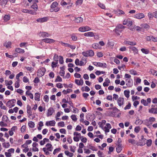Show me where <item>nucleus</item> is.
I'll use <instances>...</instances> for the list:
<instances>
[{
  "mask_svg": "<svg viewBox=\"0 0 157 157\" xmlns=\"http://www.w3.org/2000/svg\"><path fill=\"white\" fill-rule=\"evenodd\" d=\"M27 112L29 115V117L31 116L32 115V112L31 111V107L29 105H28L27 107Z\"/></svg>",
  "mask_w": 157,
  "mask_h": 157,
  "instance_id": "obj_21",
  "label": "nucleus"
},
{
  "mask_svg": "<svg viewBox=\"0 0 157 157\" xmlns=\"http://www.w3.org/2000/svg\"><path fill=\"white\" fill-rule=\"evenodd\" d=\"M71 119L74 121H76L77 120L76 116L75 115H73L71 116Z\"/></svg>",
  "mask_w": 157,
  "mask_h": 157,
  "instance_id": "obj_51",
  "label": "nucleus"
},
{
  "mask_svg": "<svg viewBox=\"0 0 157 157\" xmlns=\"http://www.w3.org/2000/svg\"><path fill=\"white\" fill-rule=\"evenodd\" d=\"M28 43L27 42H22L20 44V47L22 48V47H24L25 46V45L26 44H27Z\"/></svg>",
  "mask_w": 157,
  "mask_h": 157,
  "instance_id": "obj_56",
  "label": "nucleus"
},
{
  "mask_svg": "<svg viewBox=\"0 0 157 157\" xmlns=\"http://www.w3.org/2000/svg\"><path fill=\"white\" fill-rule=\"evenodd\" d=\"M91 30V28L88 26L81 27H80L78 29L79 31L82 32L87 31L90 30Z\"/></svg>",
  "mask_w": 157,
  "mask_h": 157,
  "instance_id": "obj_8",
  "label": "nucleus"
},
{
  "mask_svg": "<svg viewBox=\"0 0 157 157\" xmlns=\"http://www.w3.org/2000/svg\"><path fill=\"white\" fill-rule=\"evenodd\" d=\"M16 102V100L13 99L8 101L6 103V105L8 107H9V108H10L14 106L15 105L13 104Z\"/></svg>",
  "mask_w": 157,
  "mask_h": 157,
  "instance_id": "obj_9",
  "label": "nucleus"
},
{
  "mask_svg": "<svg viewBox=\"0 0 157 157\" xmlns=\"http://www.w3.org/2000/svg\"><path fill=\"white\" fill-rule=\"evenodd\" d=\"M134 23V21L131 20L129 18H127L124 20L123 24L124 25H127L128 26L130 27Z\"/></svg>",
  "mask_w": 157,
  "mask_h": 157,
  "instance_id": "obj_3",
  "label": "nucleus"
},
{
  "mask_svg": "<svg viewBox=\"0 0 157 157\" xmlns=\"http://www.w3.org/2000/svg\"><path fill=\"white\" fill-rule=\"evenodd\" d=\"M53 59H54V61H56V62H58V55H57L56 54H55L54 55V56Z\"/></svg>",
  "mask_w": 157,
  "mask_h": 157,
  "instance_id": "obj_55",
  "label": "nucleus"
},
{
  "mask_svg": "<svg viewBox=\"0 0 157 157\" xmlns=\"http://www.w3.org/2000/svg\"><path fill=\"white\" fill-rule=\"evenodd\" d=\"M117 102L119 106H121L123 104L124 99H118Z\"/></svg>",
  "mask_w": 157,
  "mask_h": 157,
  "instance_id": "obj_31",
  "label": "nucleus"
},
{
  "mask_svg": "<svg viewBox=\"0 0 157 157\" xmlns=\"http://www.w3.org/2000/svg\"><path fill=\"white\" fill-rule=\"evenodd\" d=\"M92 47L94 49H98L100 48L99 44L97 43H95L92 45Z\"/></svg>",
  "mask_w": 157,
  "mask_h": 157,
  "instance_id": "obj_29",
  "label": "nucleus"
},
{
  "mask_svg": "<svg viewBox=\"0 0 157 157\" xmlns=\"http://www.w3.org/2000/svg\"><path fill=\"white\" fill-rule=\"evenodd\" d=\"M142 27H143L145 29H149L150 28V26L147 24L142 25Z\"/></svg>",
  "mask_w": 157,
  "mask_h": 157,
  "instance_id": "obj_57",
  "label": "nucleus"
},
{
  "mask_svg": "<svg viewBox=\"0 0 157 157\" xmlns=\"http://www.w3.org/2000/svg\"><path fill=\"white\" fill-rule=\"evenodd\" d=\"M141 52L144 53L145 54H148L149 53V51L147 49H145L144 48H142L141 49Z\"/></svg>",
  "mask_w": 157,
  "mask_h": 157,
  "instance_id": "obj_42",
  "label": "nucleus"
},
{
  "mask_svg": "<svg viewBox=\"0 0 157 157\" xmlns=\"http://www.w3.org/2000/svg\"><path fill=\"white\" fill-rule=\"evenodd\" d=\"M93 64L96 67H98L103 68L106 67L107 65L106 63H102L100 62H93Z\"/></svg>",
  "mask_w": 157,
  "mask_h": 157,
  "instance_id": "obj_6",
  "label": "nucleus"
},
{
  "mask_svg": "<svg viewBox=\"0 0 157 157\" xmlns=\"http://www.w3.org/2000/svg\"><path fill=\"white\" fill-rule=\"evenodd\" d=\"M58 63V62H52V68L55 67H56V64Z\"/></svg>",
  "mask_w": 157,
  "mask_h": 157,
  "instance_id": "obj_54",
  "label": "nucleus"
},
{
  "mask_svg": "<svg viewBox=\"0 0 157 157\" xmlns=\"http://www.w3.org/2000/svg\"><path fill=\"white\" fill-rule=\"evenodd\" d=\"M15 52L19 53H24V49L20 48H16L15 50Z\"/></svg>",
  "mask_w": 157,
  "mask_h": 157,
  "instance_id": "obj_28",
  "label": "nucleus"
},
{
  "mask_svg": "<svg viewBox=\"0 0 157 157\" xmlns=\"http://www.w3.org/2000/svg\"><path fill=\"white\" fill-rule=\"evenodd\" d=\"M31 8L36 10L38 9V6L36 3H34L31 6Z\"/></svg>",
  "mask_w": 157,
  "mask_h": 157,
  "instance_id": "obj_44",
  "label": "nucleus"
},
{
  "mask_svg": "<svg viewBox=\"0 0 157 157\" xmlns=\"http://www.w3.org/2000/svg\"><path fill=\"white\" fill-rule=\"evenodd\" d=\"M70 19L76 23L82 22L83 20V18L81 17H75L73 16L70 17Z\"/></svg>",
  "mask_w": 157,
  "mask_h": 157,
  "instance_id": "obj_4",
  "label": "nucleus"
},
{
  "mask_svg": "<svg viewBox=\"0 0 157 157\" xmlns=\"http://www.w3.org/2000/svg\"><path fill=\"white\" fill-rule=\"evenodd\" d=\"M84 35L85 36L93 37L94 36V33L92 32H89L84 33Z\"/></svg>",
  "mask_w": 157,
  "mask_h": 157,
  "instance_id": "obj_18",
  "label": "nucleus"
},
{
  "mask_svg": "<svg viewBox=\"0 0 157 157\" xmlns=\"http://www.w3.org/2000/svg\"><path fill=\"white\" fill-rule=\"evenodd\" d=\"M129 73L130 74L134 75H136L137 74L136 71L134 70L133 69H132L129 71Z\"/></svg>",
  "mask_w": 157,
  "mask_h": 157,
  "instance_id": "obj_43",
  "label": "nucleus"
},
{
  "mask_svg": "<svg viewBox=\"0 0 157 157\" xmlns=\"http://www.w3.org/2000/svg\"><path fill=\"white\" fill-rule=\"evenodd\" d=\"M148 16L149 19H151V18H152L154 16L153 15V14L151 12H149L148 13Z\"/></svg>",
  "mask_w": 157,
  "mask_h": 157,
  "instance_id": "obj_64",
  "label": "nucleus"
},
{
  "mask_svg": "<svg viewBox=\"0 0 157 157\" xmlns=\"http://www.w3.org/2000/svg\"><path fill=\"white\" fill-rule=\"evenodd\" d=\"M71 37L72 40L75 41L77 40L78 38L75 34H73L71 35Z\"/></svg>",
  "mask_w": 157,
  "mask_h": 157,
  "instance_id": "obj_35",
  "label": "nucleus"
},
{
  "mask_svg": "<svg viewBox=\"0 0 157 157\" xmlns=\"http://www.w3.org/2000/svg\"><path fill=\"white\" fill-rule=\"evenodd\" d=\"M42 40L45 43L49 44L53 43L56 41L55 40L49 38L44 39Z\"/></svg>",
  "mask_w": 157,
  "mask_h": 157,
  "instance_id": "obj_11",
  "label": "nucleus"
},
{
  "mask_svg": "<svg viewBox=\"0 0 157 157\" xmlns=\"http://www.w3.org/2000/svg\"><path fill=\"white\" fill-rule=\"evenodd\" d=\"M116 13L117 15H122L124 14V12L123 10H117Z\"/></svg>",
  "mask_w": 157,
  "mask_h": 157,
  "instance_id": "obj_39",
  "label": "nucleus"
},
{
  "mask_svg": "<svg viewBox=\"0 0 157 157\" xmlns=\"http://www.w3.org/2000/svg\"><path fill=\"white\" fill-rule=\"evenodd\" d=\"M2 145L3 147L5 148H8L10 146V144L9 142L4 143L2 144Z\"/></svg>",
  "mask_w": 157,
  "mask_h": 157,
  "instance_id": "obj_40",
  "label": "nucleus"
},
{
  "mask_svg": "<svg viewBox=\"0 0 157 157\" xmlns=\"http://www.w3.org/2000/svg\"><path fill=\"white\" fill-rule=\"evenodd\" d=\"M59 63L60 64H62L63 63V58L61 56H59Z\"/></svg>",
  "mask_w": 157,
  "mask_h": 157,
  "instance_id": "obj_59",
  "label": "nucleus"
},
{
  "mask_svg": "<svg viewBox=\"0 0 157 157\" xmlns=\"http://www.w3.org/2000/svg\"><path fill=\"white\" fill-rule=\"evenodd\" d=\"M62 81V78L59 76H58L55 80V82H61Z\"/></svg>",
  "mask_w": 157,
  "mask_h": 157,
  "instance_id": "obj_45",
  "label": "nucleus"
},
{
  "mask_svg": "<svg viewBox=\"0 0 157 157\" xmlns=\"http://www.w3.org/2000/svg\"><path fill=\"white\" fill-rule=\"evenodd\" d=\"M28 125L29 127L31 128H33L34 127L35 124L33 122L31 121L29 122Z\"/></svg>",
  "mask_w": 157,
  "mask_h": 157,
  "instance_id": "obj_37",
  "label": "nucleus"
},
{
  "mask_svg": "<svg viewBox=\"0 0 157 157\" xmlns=\"http://www.w3.org/2000/svg\"><path fill=\"white\" fill-rule=\"evenodd\" d=\"M146 40L147 41L157 42V37H154L152 36H146L145 37Z\"/></svg>",
  "mask_w": 157,
  "mask_h": 157,
  "instance_id": "obj_7",
  "label": "nucleus"
},
{
  "mask_svg": "<svg viewBox=\"0 0 157 157\" xmlns=\"http://www.w3.org/2000/svg\"><path fill=\"white\" fill-rule=\"evenodd\" d=\"M82 54L85 57H92L94 56V53L93 50H89L83 52H82Z\"/></svg>",
  "mask_w": 157,
  "mask_h": 157,
  "instance_id": "obj_2",
  "label": "nucleus"
},
{
  "mask_svg": "<svg viewBox=\"0 0 157 157\" xmlns=\"http://www.w3.org/2000/svg\"><path fill=\"white\" fill-rule=\"evenodd\" d=\"M124 43L126 45H135L136 44V42L129 41H124Z\"/></svg>",
  "mask_w": 157,
  "mask_h": 157,
  "instance_id": "obj_23",
  "label": "nucleus"
},
{
  "mask_svg": "<svg viewBox=\"0 0 157 157\" xmlns=\"http://www.w3.org/2000/svg\"><path fill=\"white\" fill-rule=\"evenodd\" d=\"M23 81L24 82L26 83L29 81V80L26 77L24 76L23 78Z\"/></svg>",
  "mask_w": 157,
  "mask_h": 157,
  "instance_id": "obj_60",
  "label": "nucleus"
},
{
  "mask_svg": "<svg viewBox=\"0 0 157 157\" xmlns=\"http://www.w3.org/2000/svg\"><path fill=\"white\" fill-rule=\"evenodd\" d=\"M75 64L78 66V65H80V62L79 61V59H75Z\"/></svg>",
  "mask_w": 157,
  "mask_h": 157,
  "instance_id": "obj_61",
  "label": "nucleus"
},
{
  "mask_svg": "<svg viewBox=\"0 0 157 157\" xmlns=\"http://www.w3.org/2000/svg\"><path fill=\"white\" fill-rule=\"evenodd\" d=\"M152 143V140L151 139H149L148 140H147L146 144L147 146L150 147Z\"/></svg>",
  "mask_w": 157,
  "mask_h": 157,
  "instance_id": "obj_41",
  "label": "nucleus"
},
{
  "mask_svg": "<svg viewBox=\"0 0 157 157\" xmlns=\"http://www.w3.org/2000/svg\"><path fill=\"white\" fill-rule=\"evenodd\" d=\"M98 5L100 8L102 9H105V8L104 5L101 2H99Z\"/></svg>",
  "mask_w": 157,
  "mask_h": 157,
  "instance_id": "obj_48",
  "label": "nucleus"
},
{
  "mask_svg": "<svg viewBox=\"0 0 157 157\" xmlns=\"http://www.w3.org/2000/svg\"><path fill=\"white\" fill-rule=\"evenodd\" d=\"M74 76L77 78H79L81 77V75L78 73H76L74 74Z\"/></svg>",
  "mask_w": 157,
  "mask_h": 157,
  "instance_id": "obj_63",
  "label": "nucleus"
},
{
  "mask_svg": "<svg viewBox=\"0 0 157 157\" xmlns=\"http://www.w3.org/2000/svg\"><path fill=\"white\" fill-rule=\"evenodd\" d=\"M80 66H82L85 65L87 62V59L86 58H83L82 60L80 61Z\"/></svg>",
  "mask_w": 157,
  "mask_h": 157,
  "instance_id": "obj_20",
  "label": "nucleus"
},
{
  "mask_svg": "<svg viewBox=\"0 0 157 157\" xmlns=\"http://www.w3.org/2000/svg\"><path fill=\"white\" fill-rule=\"evenodd\" d=\"M58 125V126H60L61 127H63L65 125L63 121H61L59 122Z\"/></svg>",
  "mask_w": 157,
  "mask_h": 157,
  "instance_id": "obj_53",
  "label": "nucleus"
},
{
  "mask_svg": "<svg viewBox=\"0 0 157 157\" xmlns=\"http://www.w3.org/2000/svg\"><path fill=\"white\" fill-rule=\"evenodd\" d=\"M46 71L45 69L43 67H41L37 71V75L40 77H42L44 75Z\"/></svg>",
  "mask_w": 157,
  "mask_h": 157,
  "instance_id": "obj_5",
  "label": "nucleus"
},
{
  "mask_svg": "<svg viewBox=\"0 0 157 157\" xmlns=\"http://www.w3.org/2000/svg\"><path fill=\"white\" fill-rule=\"evenodd\" d=\"M40 36L43 37H48L50 36V34L46 32H40Z\"/></svg>",
  "mask_w": 157,
  "mask_h": 157,
  "instance_id": "obj_15",
  "label": "nucleus"
},
{
  "mask_svg": "<svg viewBox=\"0 0 157 157\" xmlns=\"http://www.w3.org/2000/svg\"><path fill=\"white\" fill-rule=\"evenodd\" d=\"M54 110L52 108H50L48 110V112L47 114V117L51 116L54 112Z\"/></svg>",
  "mask_w": 157,
  "mask_h": 157,
  "instance_id": "obj_16",
  "label": "nucleus"
},
{
  "mask_svg": "<svg viewBox=\"0 0 157 157\" xmlns=\"http://www.w3.org/2000/svg\"><path fill=\"white\" fill-rule=\"evenodd\" d=\"M149 112L150 113H154L155 114H157V109L154 108H151L149 109Z\"/></svg>",
  "mask_w": 157,
  "mask_h": 157,
  "instance_id": "obj_27",
  "label": "nucleus"
},
{
  "mask_svg": "<svg viewBox=\"0 0 157 157\" xmlns=\"http://www.w3.org/2000/svg\"><path fill=\"white\" fill-rule=\"evenodd\" d=\"M56 124V122L54 121H47L45 123V125L47 126H54Z\"/></svg>",
  "mask_w": 157,
  "mask_h": 157,
  "instance_id": "obj_14",
  "label": "nucleus"
},
{
  "mask_svg": "<svg viewBox=\"0 0 157 157\" xmlns=\"http://www.w3.org/2000/svg\"><path fill=\"white\" fill-rule=\"evenodd\" d=\"M124 94L125 96L127 98H128L129 97L130 91L129 90H125L124 91Z\"/></svg>",
  "mask_w": 157,
  "mask_h": 157,
  "instance_id": "obj_32",
  "label": "nucleus"
},
{
  "mask_svg": "<svg viewBox=\"0 0 157 157\" xmlns=\"http://www.w3.org/2000/svg\"><path fill=\"white\" fill-rule=\"evenodd\" d=\"M143 123V121L139 119V118L137 117L136 118V120L135 122V123L136 125H140Z\"/></svg>",
  "mask_w": 157,
  "mask_h": 157,
  "instance_id": "obj_26",
  "label": "nucleus"
},
{
  "mask_svg": "<svg viewBox=\"0 0 157 157\" xmlns=\"http://www.w3.org/2000/svg\"><path fill=\"white\" fill-rule=\"evenodd\" d=\"M61 71L59 72V74L62 77H64V74H65V71L64 70H63V67H61Z\"/></svg>",
  "mask_w": 157,
  "mask_h": 157,
  "instance_id": "obj_36",
  "label": "nucleus"
},
{
  "mask_svg": "<svg viewBox=\"0 0 157 157\" xmlns=\"http://www.w3.org/2000/svg\"><path fill=\"white\" fill-rule=\"evenodd\" d=\"M7 0H0V6L2 8H4L7 3Z\"/></svg>",
  "mask_w": 157,
  "mask_h": 157,
  "instance_id": "obj_17",
  "label": "nucleus"
},
{
  "mask_svg": "<svg viewBox=\"0 0 157 157\" xmlns=\"http://www.w3.org/2000/svg\"><path fill=\"white\" fill-rule=\"evenodd\" d=\"M110 80L108 78H106L105 79V82L103 83V86H107L109 85L110 83Z\"/></svg>",
  "mask_w": 157,
  "mask_h": 157,
  "instance_id": "obj_25",
  "label": "nucleus"
},
{
  "mask_svg": "<svg viewBox=\"0 0 157 157\" xmlns=\"http://www.w3.org/2000/svg\"><path fill=\"white\" fill-rule=\"evenodd\" d=\"M125 27L123 26L121 24H119L116 27V30L121 29L122 30V29L124 28Z\"/></svg>",
  "mask_w": 157,
  "mask_h": 157,
  "instance_id": "obj_33",
  "label": "nucleus"
},
{
  "mask_svg": "<svg viewBox=\"0 0 157 157\" xmlns=\"http://www.w3.org/2000/svg\"><path fill=\"white\" fill-rule=\"evenodd\" d=\"M128 142L129 143H131L132 144H134L136 143V141L134 139H129L128 140Z\"/></svg>",
  "mask_w": 157,
  "mask_h": 157,
  "instance_id": "obj_50",
  "label": "nucleus"
},
{
  "mask_svg": "<svg viewBox=\"0 0 157 157\" xmlns=\"http://www.w3.org/2000/svg\"><path fill=\"white\" fill-rule=\"evenodd\" d=\"M48 19V17H45L41 18H39L36 20L37 22H44L47 21Z\"/></svg>",
  "mask_w": 157,
  "mask_h": 157,
  "instance_id": "obj_12",
  "label": "nucleus"
},
{
  "mask_svg": "<svg viewBox=\"0 0 157 157\" xmlns=\"http://www.w3.org/2000/svg\"><path fill=\"white\" fill-rule=\"evenodd\" d=\"M11 42L10 41L6 42L4 44V46H5L7 48H11Z\"/></svg>",
  "mask_w": 157,
  "mask_h": 157,
  "instance_id": "obj_24",
  "label": "nucleus"
},
{
  "mask_svg": "<svg viewBox=\"0 0 157 157\" xmlns=\"http://www.w3.org/2000/svg\"><path fill=\"white\" fill-rule=\"evenodd\" d=\"M145 16L144 14L142 13H137L134 15V17L139 19H141L144 18Z\"/></svg>",
  "mask_w": 157,
  "mask_h": 157,
  "instance_id": "obj_10",
  "label": "nucleus"
},
{
  "mask_svg": "<svg viewBox=\"0 0 157 157\" xmlns=\"http://www.w3.org/2000/svg\"><path fill=\"white\" fill-rule=\"evenodd\" d=\"M60 4L61 6H64L67 5V2L64 1L63 0H62V1L61 2Z\"/></svg>",
  "mask_w": 157,
  "mask_h": 157,
  "instance_id": "obj_62",
  "label": "nucleus"
},
{
  "mask_svg": "<svg viewBox=\"0 0 157 157\" xmlns=\"http://www.w3.org/2000/svg\"><path fill=\"white\" fill-rule=\"evenodd\" d=\"M150 71L152 74L153 75H155L157 76V71L151 69L150 70Z\"/></svg>",
  "mask_w": 157,
  "mask_h": 157,
  "instance_id": "obj_46",
  "label": "nucleus"
},
{
  "mask_svg": "<svg viewBox=\"0 0 157 157\" xmlns=\"http://www.w3.org/2000/svg\"><path fill=\"white\" fill-rule=\"evenodd\" d=\"M65 153L66 155L70 157H72L73 155V153L70 152L68 151H65Z\"/></svg>",
  "mask_w": 157,
  "mask_h": 157,
  "instance_id": "obj_38",
  "label": "nucleus"
},
{
  "mask_svg": "<svg viewBox=\"0 0 157 157\" xmlns=\"http://www.w3.org/2000/svg\"><path fill=\"white\" fill-rule=\"evenodd\" d=\"M10 19V15H5L3 17V20L5 22L8 21Z\"/></svg>",
  "mask_w": 157,
  "mask_h": 157,
  "instance_id": "obj_22",
  "label": "nucleus"
},
{
  "mask_svg": "<svg viewBox=\"0 0 157 157\" xmlns=\"http://www.w3.org/2000/svg\"><path fill=\"white\" fill-rule=\"evenodd\" d=\"M2 120L3 121L7 122L8 120V117L6 115H3L2 118Z\"/></svg>",
  "mask_w": 157,
  "mask_h": 157,
  "instance_id": "obj_49",
  "label": "nucleus"
},
{
  "mask_svg": "<svg viewBox=\"0 0 157 157\" xmlns=\"http://www.w3.org/2000/svg\"><path fill=\"white\" fill-rule=\"evenodd\" d=\"M151 101V99H147V101L144 99H142L141 101V102L144 105H147L148 103H150Z\"/></svg>",
  "mask_w": 157,
  "mask_h": 157,
  "instance_id": "obj_13",
  "label": "nucleus"
},
{
  "mask_svg": "<svg viewBox=\"0 0 157 157\" xmlns=\"http://www.w3.org/2000/svg\"><path fill=\"white\" fill-rule=\"evenodd\" d=\"M23 73L22 72H20L18 74H17L16 76V78L18 81H19L20 79L19 77L20 76H23Z\"/></svg>",
  "mask_w": 157,
  "mask_h": 157,
  "instance_id": "obj_34",
  "label": "nucleus"
},
{
  "mask_svg": "<svg viewBox=\"0 0 157 157\" xmlns=\"http://www.w3.org/2000/svg\"><path fill=\"white\" fill-rule=\"evenodd\" d=\"M140 130V126H136L134 129V131L136 133L139 132Z\"/></svg>",
  "mask_w": 157,
  "mask_h": 157,
  "instance_id": "obj_47",
  "label": "nucleus"
},
{
  "mask_svg": "<svg viewBox=\"0 0 157 157\" xmlns=\"http://www.w3.org/2000/svg\"><path fill=\"white\" fill-rule=\"evenodd\" d=\"M132 80L131 79H128L126 80V85L129 87H131L132 85V83H131V81Z\"/></svg>",
  "mask_w": 157,
  "mask_h": 157,
  "instance_id": "obj_19",
  "label": "nucleus"
},
{
  "mask_svg": "<svg viewBox=\"0 0 157 157\" xmlns=\"http://www.w3.org/2000/svg\"><path fill=\"white\" fill-rule=\"evenodd\" d=\"M82 2V0H78L76 2V5H81Z\"/></svg>",
  "mask_w": 157,
  "mask_h": 157,
  "instance_id": "obj_58",
  "label": "nucleus"
},
{
  "mask_svg": "<svg viewBox=\"0 0 157 157\" xmlns=\"http://www.w3.org/2000/svg\"><path fill=\"white\" fill-rule=\"evenodd\" d=\"M116 151L118 153H119L121 151V144H119L118 145L117 147L116 148Z\"/></svg>",
  "mask_w": 157,
  "mask_h": 157,
  "instance_id": "obj_30",
  "label": "nucleus"
},
{
  "mask_svg": "<svg viewBox=\"0 0 157 157\" xmlns=\"http://www.w3.org/2000/svg\"><path fill=\"white\" fill-rule=\"evenodd\" d=\"M60 8L59 6V4L56 2H53L50 6V11L51 12H57L59 11Z\"/></svg>",
  "mask_w": 157,
  "mask_h": 157,
  "instance_id": "obj_1",
  "label": "nucleus"
},
{
  "mask_svg": "<svg viewBox=\"0 0 157 157\" xmlns=\"http://www.w3.org/2000/svg\"><path fill=\"white\" fill-rule=\"evenodd\" d=\"M129 48L132 51H133L136 53L137 52H138L137 49L134 47H130Z\"/></svg>",
  "mask_w": 157,
  "mask_h": 157,
  "instance_id": "obj_52",
  "label": "nucleus"
}]
</instances>
